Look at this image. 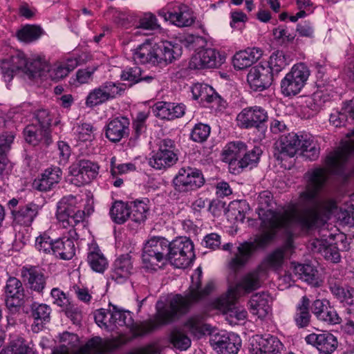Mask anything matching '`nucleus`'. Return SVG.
Here are the masks:
<instances>
[{
	"instance_id": "obj_1",
	"label": "nucleus",
	"mask_w": 354,
	"mask_h": 354,
	"mask_svg": "<svg viewBox=\"0 0 354 354\" xmlns=\"http://www.w3.org/2000/svg\"><path fill=\"white\" fill-rule=\"evenodd\" d=\"M345 111L354 120V98L346 104ZM352 153H354V129L347 133L346 140L342 141L336 150L326 157L324 168L316 167L305 174V188L299 193L297 201L290 202L283 212L272 210L274 202L270 191L261 192L258 196L257 212L263 232L254 241L239 244L230 262V268L236 270L244 266L257 250L264 248L272 240L278 230L289 233L295 226L308 230L323 225L335 214L338 210L336 202L330 198L318 199V196L328 174H341Z\"/></svg>"
},
{
	"instance_id": "obj_2",
	"label": "nucleus",
	"mask_w": 354,
	"mask_h": 354,
	"mask_svg": "<svg viewBox=\"0 0 354 354\" xmlns=\"http://www.w3.org/2000/svg\"><path fill=\"white\" fill-rule=\"evenodd\" d=\"M59 347L52 354H104L122 344L116 339H103L95 337L80 347L78 336L68 332L59 335ZM1 354H30V350L21 340H18L11 344L10 348L1 351Z\"/></svg>"
},
{
	"instance_id": "obj_3",
	"label": "nucleus",
	"mask_w": 354,
	"mask_h": 354,
	"mask_svg": "<svg viewBox=\"0 0 354 354\" xmlns=\"http://www.w3.org/2000/svg\"><path fill=\"white\" fill-rule=\"evenodd\" d=\"M202 270L197 268L192 277V284L185 296L175 295L169 301V305L165 306L162 301L157 302V317L161 323H169L178 315L185 313L191 305L209 295L213 290L214 285L208 283L203 289L201 288Z\"/></svg>"
},
{
	"instance_id": "obj_4",
	"label": "nucleus",
	"mask_w": 354,
	"mask_h": 354,
	"mask_svg": "<svg viewBox=\"0 0 354 354\" xmlns=\"http://www.w3.org/2000/svg\"><path fill=\"white\" fill-rule=\"evenodd\" d=\"M82 198L79 196L67 195L57 205V218L64 228L75 227L83 221L85 212L80 208Z\"/></svg>"
},
{
	"instance_id": "obj_5",
	"label": "nucleus",
	"mask_w": 354,
	"mask_h": 354,
	"mask_svg": "<svg viewBox=\"0 0 354 354\" xmlns=\"http://www.w3.org/2000/svg\"><path fill=\"white\" fill-rule=\"evenodd\" d=\"M169 242L162 237L149 239L143 247L142 262L147 269L156 270L168 259Z\"/></svg>"
},
{
	"instance_id": "obj_6",
	"label": "nucleus",
	"mask_w": 354,
	"mask_h": 354,
	"mask_svg": "<svg viewBox=\"0 0 354 354\" xmlns=\"http://www.w3.org/2000/svg\"><path fill=\"white\" fill-rule=\"evenodd\" d=\"M310 76V71L303 63L293 65L281 81V93L286 97L295 96L300 93Z\"/></svg>"
},
{
	"instance_id": "obj_7",
	"label": "nucleus",
	"mask_w": 354,
	"mask_h": 354,
	"mask_svg": "<svg viewBox=\"0 0 354 354\" xmlns=\"http://www.w3.org/2000/svg\"><path fill=\"white\" fill-rule=\"evenodd\" d=\"M194 258V245L190 239L180 237L169 243L168 260L176 268H187Z\"/></svg>"
},
{
	"instance_id": "obj_8",
	"label": "nucleus",
	"mask_w": 354,
	"mask_h": 354,
	"mask_svg": "<svg viewBox=\"0 0 354 354\" xmlns=\"http://www.w3.org/2000/svg\"><path fill=\"white\" fill-rule=\"evenodd\" d=\"M158 310V308L156 307ZM158 312L153 320L142 324L141 325H136L134 324L132 315L129 310H124L113 306V318L114 324H115V330L120 327L125 326L133 332L134 336L143 335L149 333L159 325L165 324L161 323L157 317Z\"/></svg>"
},
{
	"instance_id": "obj_9",
	"label": "nucleus",
	"mask_w": 354,
	"mask_h": 354,
	"mask_svg": "<svg viewBox=\"0 0 354 354\" xmlns=\"http://www.w3.org/2000/svg\"><path fill=\"white\" fill-rule=\"evenodd\" d=\"M239 296L230 294L221 295L216 299L212 304V307L223 312L225 315L226 321L232 326L238 325L245 322L248 317L246 310L242 306H235V301Z\"/></svg>"
},
{
	"instance_id": "obj_10",
	"label": "nucleus",
	"mask_w": 354,
	"mask_h": 354,
	"mask_svg": "<svg viewBox=\"0 0 354 354\" xmlns=\"http://www.w3.org/2000/svg\"><path fill=\"white\" fill-rule=\"evenodd\" d=\"M158 16L178 27H187L195 21L192 10L186 5L169 3L158 11Z\"/></svg>"
},
{
	"instance_id": "obj_11",
	"label": "nucleus",
	"mask_w": 354,
	"mask_h": 354,
	"mask_svg": "<svg viewBox=\"0 0 354 354\" xmlns=\"http://www.w3.org/2000/svg\"><path fill=\"white\" fill-rule=\"evenodd\" d=\"M177 150L174 142L169 138L162 140L159 148L149 159V165L156 169H165L176 163Z\"/></svg>"
},
{
	"instance_id": "obj_12",
	"label": "nucleus",
	"mask_w": 354,
	"mask_h": 354,
	"mask_svg": "<svg viewBox=\"0 0 354 354\" xmlns=\"http://www.w3.org/2000/svg\"><path fill=\"white\" fill-rule=\"evenodd\" d=\"M205 183L202 173L192 167L180 168L174 179V184L176 190L180 192H187L198 189Z\"/></svg>"
},
{
	"instance_id": "obj_13",
	"label": "nucleus",
	"mask_w": 354,
	"mask_h": 354,
	"mask_svg": "<svg viewBox=\"0 0 354 354\" xmlns=\"http://www.w3.org/2000/svg\"><path fill=\"white\" fill-rule=\"evenodd\" d=\"M122 88L120 84L113 82H106L100 86L91 90L85 101L87 107H94L102 104L115 98L120 94Z\"/></svg>"
},
{
	"instance_id": "obj_14",
	"label": "nucleus",
	"mask_w": 354,
	"mask_h": 354,
	"mask_svg": "<svg viewBox=\"0 0 354 354\" xmlns=\"http://www.w3.org/2000/svg\"><path fill=\"white\" fill-rule=\"evenodd\" d=\"M267 270L265 266H260L256 270L245 274L234 286L230 287L228 292L241 297L261 286V281L266 278Z\"/></svg>"
},
{
	"instance_id": "obj_15",
	"label": "nucleus",
	"mask_w": 354,
	"mask_h": 354,
	"mask_svg": "<svg viewBox=\"0 0 354 354\" xmlns=\"http://www.w3.org/2000/svg\"><path fill=\"white\" fill-rule=\"evenodd\" d=\"M97 164L90 160H80L70 167V173L73 176V181L77 185L89 183L99 174Z\"/></svg>"
},
{
	"instance_id": "obj_16",
	"label": "nucleus",
	"mask_w": 354,
	"mask_h": 354,
	"mask_svg": "<svg viewBox=\"0 0 354 354\" xmlns=\"http://www.w3.org/2000/svg\"><path fill=\"white\" fill-rule=\"evenodd\" d=\"M239 125L243 128H257L268 120V114L264 109L254 106L243 109L236 117Z\"/></svg>"
},
{
	"instance_id": "obj_17",
	"label": "nucleus",
	"mask_w": 354,
	"mask_h": 354,
	"mask_svg": "<svg viewBox=\"0 0 354 354\" xmlns=\"http://www.w3.org/2000/svg\"><path fill=\"white\" fill-rule=\"evenodd\" d=\"M27 58L24 53L15 52L10 56L3 59L0 64L3 77L6 82H10L19 71L25 73Z\"/></svg>"
},
{
	"instance_id": "obj_18",
	"label": "nucleus",
	"mask_w": 354,
	"mask_h": 354,
	"mask_svg": "<svg viewBox=\"0 0 354 354\" xmlns=\"http://www.w3.org/2000/svg\"><path fill=\"white\" fill-rule=\"evenodd\" d=\"M250 88L254 91H262L268 88L272 81L270 68L262 64L252 67L247 76Z\"/></svg>"
},
{
	"instance_id": "obj_19",
	"label": "nucleus",
	"mask_w": 354,
	"mask_h": 354,
	"mask_svg": "<svg viewBox=\"0 0 354 354\" xmlns=\"http://www.w3.org/2000/svg\"><path fill=\"white\" fill-rule=\"evenodd\" d=\"M327 237L334 239L335 236L332 234H323L322 239H315L312 241V249L320 253L326 259L337 263L341 259L339 250L335 245L328 241Z\"/></svg>"
},
{
	"instance_id": "obj_20",
	"label": "nucleus",
	"mask_w": 354,
	"mask_h": 354,
	"mask_svg": "<svg viewBox=\"0 0 354 354\" xmlns=\"http://www.w3.org/2000/svg\"><path fill=\"white\" fill-rule=\"evenodd\" d=\"M307 344L315 346L319 354H331L337 346V338L331 333H311L305 337Z\"/></svg>"
},
{
	"instance_id": "obj_21",
	"label": "nucleus",
	"mask_w": 354,
	"mask_h": 354,
	"mask_svg": "<svg viewBox=\"0 0 354 354\" xmlns=\"http://www.w3.org/2000/svg\"><path fill=\"white\" fill-rule=\"evenodd\" d=\"M225 57L214 48H206L198 51L192 58L196 68H214L221 66Z\"/></svg>"
},
{
	"instance_id": "obj_22",
	"label": "nucleus",
	"mask_w": 354,
	"mask_h": 354,
	"mask_svg": "<svg viewBox=\"0 0 354 354\" xmlns=\"http://www.w3.org/2000/svg\"><path fill=\"white\" fill-rule=\"evenodd\" d=\"M328 288L333 297L341 304L354 306V288L344 286L340 279L330 277L328 280Z\"/></svg>"
},
{
	"instance_id": "obj_23",
	"label": "nucleus",
	"mask_w": 354,
	"mask_h": 354,
	"mask_svg": "<svg viewBox=\"0 0 354 354\" xmlns=\"http://www.w3.org/2000/svg\"><path fill=\"white\" fill-rule=\"evenodd\" d=\"M246 151V145L241 141H234L228 143L223 152V160L229 165L231 173L239 174L238 158Z\"/></svg>"
},
{
	"instance_id": "obj_24",
	"label": "nucleus",
	"mask_w": 354,
	"mask_h": 354,
	"mask_svg": "<svg viewBox=\"0 0 354 354\" xmlns=\"http://www.w3.org/2000/svg\"><path fill=\"white\" fill-rule=\"evenodd\" d=\"M129 121L127 118L121 117L111 120L105 127L106 137L113 142L120 141L128 136Z\"/></svg>"
},
{
	"instance_id": "obj_25",
	"label": "nucleus",
	"mask_w": 354,
	"mask_h": 354,
	"mask_svg": "<svg viewBox=\"0 0 354 354\" xmlns=\"http://www.w3.org/2000/svg\"><path fill=\"white\" fill-rule=\"evenodd\" d=\"M62 172L57 167L46 169L38 179H35L32 183L34 189L47 192L53 189L61 180Z\"/></svg>"
},
{
	"instance_id": "obj_26",
	"label": "nucleus",
	"mask_w": 354,
	"mask_h": 354,
	"mask_svg": "<svg viewBox=\"0 0 354 354\" xmlns=\"http://www.w3.org/2000/svg\"><path fill=\"white\" fill-rule=\"evenodd\" d=\"M6 303L8 307L19 306L24 295V289L21 281L15 277H10L5 287Z\"/></svg>"
},
{
	"instance_id": "obj_27",
	"label": "nucleus",
	"mask_w": 354,
	"mask_h": 354,
	"mask_svg": "<svg viewBox=\"0 0 354 354\" xmlns=\"http://www.w3.org/2000/svg\"><path fill=\"white\" fill-rule=\"evenodd\" d=\"M272 297L266 292L253 295L250 300V310L260 319L265 318L271 310Z\"/></svg>"
},
{
	"instance_id": "obj_28",
	"label": "nucleus",
	"mask_w": 354,
	"mask_h": 354,
	"mask_svg": "<svg viewBox=\"0 0 354 354\" xmlns=\"http://www.w3.org/2000/svg\"><path fill=\"white\" fill-rule=\"evenodd\" d=\"M24 136L26 141L34 146L40 143L48 145L51 142L50 129L39 127L35 123L28 125L24 129Z\"/></svg>"
},
{
	"instance_id": "obj_29",
	"label": "nucleus",
	"mask_w": 354,
	"mask_h": 354,
	"mask_svg": "<svg viewBox=\"0 0 354 354\" xmlns=\"http://www.w3.org/2000/svg\"><path fill=\"white\" fill-rule=\"evenodd\" d=\"M241 346V339L234 333L220 335L215 343V349L218 354H237Z\"/></svg>"
},
{
	"instance_id": "obj_30",
	"label": "nucleus",
	"mask_w": 354,
	"mask_h": 354,
	"mask_svg": "<svg viewBox=\"0 0 354 354\" xmlns=\"http://www.w3.org/2000/svg\"><path fill=\"white\" fill-rule=\"evenodd\" d=\"M133 265L129 254H122L114 262L111 274V279L117 283L125 281L131 274Z\"/></svg>"
},
{
	"instance_id": "obj_31",
	"label": "nucleus",
	"mask_w": 354,
	"mask_h": 354,
	"mask_svg": "<svg viewBox=\"0 0 354 354\" xmlns=\"http://www.w3.org/2000/svg\"><path fill=\"white\" fill-rule=\"evenodd\" d=\"M21 277L26 282L30 288L37 291L41 292L46 285V279L41 270L35 266H24L21 269Z\"/></svg>"
},
{
	"instance_id": "obj_32",
	"label": "nucleus",
	"mask_w": 354,
	"mask_h": 354,
	"mask_svg": "<svg viewBox=\"0 0 354 354\" xmlns=\"http://www.w3.org/2000/svg\"><path fill=\"white\" fill-rule=\"evenodd\" d=\"M256 342L257 346L253 348L254 354H280L283 348L277 337L270 335L257 337Z\"/></svg>"
},
{
	"instance_id": "obj_33",
	"label": "nucleus",
	"mask_w": 354,
	"mask_h": 354,
	"mask_svg": "<svg viewBox=\"0 0 354 354\" xmlns=\"http://www.w3.org/2000/svg\"><path fill=\"white\" fill-rule=\"evenodd\" d=\"M262 55L258 48H248L236 53L232 59L233 66L238 70H243L252 66Z\"/></svg>"
},
{
	"instance_id": "obj_34",
	"label": "nucleus",
	"mask_w": 354,
	"mask_h": 354,
	"mask_svg": "<svg viewBox=\"0 0 354 354\" xmlns=\"http://www.w3.org/2000/svg\"><path fill=\"white\" fill-rule=\"evenodd\" d=\"M50 308L44 304L33 303L31 305V315L34 319L32 330L35 333L41 330L44 325L50 321Z\"/></svg>"
},
{
	"instance_id": "obj_35",
	"label": "nucleus",
	"mask_w": 354,
	"mask_h": 354,
	"mask_svg": "<svg viewBox=\"0 0 354 354\" xmlns=\"http://www.w3.org/2000/svg\"><path fill=\"white\" fill-rule=\"evenodd\" d=\"M78 64L77 58L68 57L55 63L52 68L50 67V71H48V73L53 80H59L66 77Z\"/></svg>"
},
{
	"instance_id": "obj_36",
	"label": "nucleus",
	"mask_w": 354,
	"mask_h": 354,
	"mask_svg": "<svg viewBox=\"0 0 354 354\" xmlns=\"http://www.w3.org/2000/svg\"><path fill=\"white\" fill-rule=\"evenodd\" d=\"M41 207L34 203H29L21 207L15 212L12 218L14 221L19 225L29 226L37 216Z\"/></svg>"
},
{
	"instance_id": "obj_37",
	"label": "nucleus",
	"mask_w": 354,
	"mask_h": 354,
	"mask_svg": "<svg viewBox=\"0 0 354 354\" xmlns=\"http://www.w3.org/2000/svg\"><path fill=\"white\" fill-rule=\"evenodd\" d=\"M50 71V66L44 57L33 56L27 59L25 74L31 78L46 76Z\"/></svg>"
},
{
	"instance_id": "obj_38",
	"label": "nucleus",
	"mask_w": 354,
	"mask_h": 354,
	"mask_svg": "<svg viewBox=\"0 0 354 354\" xmlns=\"http://www.w3.org/2000/svg\"><path fill=\"white\" fill-rule=\"evenodd\" d=\"M277 147L281 155L293 157L299 149V135L292 132L282 136Z\"/></svg>"
},
{
	"instance_id": "obj_39",
	"label": "nucleus",
	"mask_w": 354,
	"mask_h": 354,
	"mask_svg": "<svg viewBox=\"0 0 354 354\" xmlns=\"http://www.w3.org/2000/svg\"><path fill=\"white\" fill-rule=\"evenodd\" d=\"M302 155L310 160L317 159L319 153V148L312 135L308 133L299 134V149Z\"/></svg>"
},
{
	"instance_id": "obj_40",
	"label": "nucleus",
	"mask_w": 354,
	"mask_h": 354,
	"mask_svg": "<svg viewBox=\"0 0 354 354\" xmlns=\"http://www.w3.org/2000/svg\"><path fill=\"white\" fill-rule=\"evenodd\" d=\"M53 253L61 259H71L75 254L74 241L66 237L54 241V250Z\"/></svg>"
},
{
	"instance_id": "obj_41",
	"label": "nucleus",
	"mask_w": 354,
	"mask_h": 354,
	"mask_svg": "<svg viewBox=\"0 0 354 354\" xmlns=\"http://www.w3.org/2000/svg\"><path fill=\"white\" fill-rule=\"evenodd\" d=\"M153 41L147 40L131 50L132 59L136 64H152Z\"/></svg>"
},
{
	"instance_id": "obj_42",
	"label": "nucleus",
	"mask_w": 354,
	"mask_h": 354,
	"mask_svg": "<svg viewBox=\"0 0 354 354\" xmlns=\"http://www.w3.org/2000/svg\"><path fill=\"white\" fill-rule=\"evenodd\" d=\"M293 272L298 279L313 286L318 285L317 270L310 264L292 263Z\"/></svg>"
},
{
	"instance_id": "obj_43",
	"label": "nucleus",
	"mask_w": 354,
	"mask_h": 354,
	"mask_svg": "<svg viewBox=\"0 0 354 354\" xmlns=\"http://www.w3.org/2000/svg\"><path fill=\"white\" fill-rule=\"evenodd\" d=\"M88 262L93 270L103 272L107 268L108 262L96 244H91L88 253Z\"/></svg>"
},
{
	"instance_id": "obj_44",
	"label": "nucleus",
	"mask_w": 354,
	"mask_h": 354,
	"mask_svg": "<svg viewBox=\"0 0 354 354\" xmlns=\"http://www.w3.org/2000/svg\"><path fill=\"white\" fill-rule=\"evenodd\" d=\"M309 306L310 300L306 296L302 297L297 305L294 319L299 328L306 327L310 323L311 315L309 313Z\"/></svg>"
},
{
	"instance_id": "obj_45",
	"label": "nucleus",
	"mask_w": 354,
	"mask_h": 354,
	"mask_svg": "<svg viewBox=\"0 0 354 354\" xmlns=\"http://www.w3.org/2000/svg\"><path fill=\"white\" fill-rule=\"evenodd\" d=\"M50 295L54 304L61 307L68 317H72L78 311L77 308L73 305L67 295L59 288H53Z\"/></svg>"
},
{
	"instance_id": "obj_46",
	"label": "nucleus",
	"mask_w": 354,
	"mask_h": 354,
	"mask_svg": "<svg viewBox=\"0 0 354 354\" xmlns=\"http://www.w3.org/2000/svg\"><path fill=\"white\" fill-rule=\"evenodd\" d=\"M192 93L195 100L201 102H212L217 100L218 95L214 88L206 84L196 83L192 86Z\"/></svg>"
},
{
	"instance_id": "obj_47",
	"label": "nucleus",
	"mask_w": 354,
	"mask_h": 354,
	"mask_svg": "<svg viewBox=\"0 0 354 354\" xmlns=\"http://www.w3.org/2000/svg\"><path fill=\"white\" fill-rule=\"evenodd\" d=\"M291 62L290 57L282 50H276L272 53L268 61V68H270V73L278 74L283 70Z\"/></svg>"
},
{
	"instance_id": "obj_48",
	"label": "nucleus",
	"mask_w": 354,
	"mask_h": 354,
	"mask_svg": "<svg viewBox=\"0 0 354 354\" xmlns=\"http://www.w3.org/2000/svg\"><path fill=\"white\" fill-rule=\"evenodd\" d=\"M95 323L104 330L113 331L115 330V324L113 318V307L108 310L100 308L95 311Z\"/></svg>"
},
{
	"instance_id": "obj_49",
	"label": "nucleus",
	"mask_w": 354,
	"mask_h": 354,
	"mask_svg": "<svg viewBox=\"0 0 354 354\" xmlns=\"http://www.w3.org/2000/svg\"><path fill=\"white\" fill-rule=\"evenodd\" d=\"M248 209V205L245 201H232L229 205L227 217L232 221L243 222Z\"/></svg>"
},
{
	"instance_id": "obj_50",
	"label": "nucleus",
	"mask_w": 354,
	"mask_h": 354,
	"mask_svg": "<svg viewBox=\"0 0 354 354\" xmlns=\"http://www.w3.org/2000/svg\"><path fill=\"white\" fill-rule=\"evenodd\" d=\"M185 328L197 338L209 332V326L204 324V317L202 315L189 317L185 324Z\"/></svg>"
},
{
	"instance_id": "obj_51",
	"label": "nucleus",
	"mask_w": 354,
	"mask_h": 354,
	"mask_svg": "<svg viewBox=\"0 0 354 354\" xmlns=\"http://www.w3.org/2000/svg\"><path fill=\"white\" fill-rule=\"evenodd\" d=\"M44 33L43 29L36 25H26L17 30L16 35L22 42L31 43L38 39Z\"/></svg>"
},
{
	"instance_id": "obj_52",
	"label": "nucleus",
	"mask_w": 354,
	"mask_h": 354,
	"mask_svg": "<svg viewBox=\"0 0 354 354\" xmlns=\"http://www.w3.org/2000/svg\"><path fill=\"white\" fill-rule=\"evenodd\" d=\"M292 248L293 243L289 238L283 248L276 250L268 257V266L274 268L279 267L282 264L284 257L292 252Z\"/></svg>"
},
{
	"instance_id": "obj_53",
	"label": "nucleus",
	"mask_w": 354,
	"mask_h": 354,
	"mask_svg": "<svg viewBox=\"0 0 354 354\" xmlns=\"http://www.w3.org/2000/svg\"><path fill=\"white\" fill-rule=\"evenodd\" d=\"M110 215L115 223H124L128 218H130L129 206L122 201H116L110 209Z\"/></svg>"
},
{
	"instance_id": "obj_54",
	"label": "nucleus",
	"mask_w": 354,
	"mask_h": 354,
	"mask_svg": "<svg viewBox=\"0 0 354 354\" xmlns=\"http://www.w3.org/2000/svg\"><path fill=\"white\" fill-rule=\"evenodd\" d=\"M261 154V150L259 147H254L251 151H245L243 155V158L238 161L237 168L239 169V173L243 169L248 167L252 169L257 166Z\"/></svg>"
},
{
	"instance_id": "obj_55",
	"label": "nucleus",
	"mask_w": 354,
	"mask_h": 354,
	"mask_svg": "<svg viewBox=\"0 0 354 354\" xmlns=\"http://www.w3.org/2000/svg\"><path fill=\"white\" fill-rule=\"evenodd\" d=\"M130 218L136 222L140 223L145 221L149 207L145 201H136L129 206Z\"/></svg>"
},
{
	"instance_id": "obj_56",
	"label": "nucleus",
	"mask_w": 354,
	"mask_h": 354,
	"mask_svg": "<svg viewBox=\"0 0 354 354\" xmlns=\"http://www.w3.org/2000/svg\"><path fill=\"white\" fill-rule=\"evenodd\" d=\"M73 131L75 138L77 141H91L95 138V129L91 123L77 124L74 126Z\"/></svg>"
},
{
	"instance_id": "obj_57",
	"label": "nucleus",
	"mask_w": 354,
	"mask_h": 354,
	"mask_svg": "<svg viewBox=\"0 0 354 354\" xmlns=\"http://www.w3.org/2000/svg\"><path fill=\"white\" fill-rule=\"evenodd\" d=\"M325 102L326 97L322 91H318L305 98L304 106L308 108L314 112H317L322 107Z\"/></svg>"
},
{
	"instance_id": "obj_58",
	"label": "nucleus",
	"mask_w": 354,
	"mask_h": 354,
	"mask_svg": "<svg viewBox=\"0 0 354 354\" xmlns=\"http://www.w3.org/2000/svg\"><path fill=\"white\" fill-rule=\"evenodd\" d=\"M141 75L142 71L140 68L134 66L123 71L121 74V79L133 83H137L141 80L149 82L152 79L151 77H142Z\"/></svg>"
},
{
	"instance_id": "obj_59",
	"label": "nucleus",
	"mask_w": 354,
	"mask_h": 354,
	"mask_svg": "<svg viewBox=\"0 0 354 354\" xmlns=\"http://www.w3.org/2000/svg\"><path fill=\"white\" fill-rule=\"evenodd\" d=\"M210 133V127L207 124H196L192 130L191 139L197 142H203L207 140Z\"/></svg>"
},
{
	"instance_id": "obj_60",
	"label": "nucleus",
	"mask_w": 354,
	"mask_h": 354,
	"mask_svg": "<svg viewBox=\"0 0 354 354\" xmlns=\"http://www.w3.org/2000/svg\"><path fill=\"white\" fill-rule=\"evenodd\" d=\"M35 248L40 252L46 254L53 252L54 241L46 233H44L36 238Z\"/></svg>"
},
{
	"instance_id": "obj_61",
	"label": "nucleus",
	"mask_w": 354,
	"mask_h": 354,
	"mask_svg": "<svg viewBox=\"0 0 354 354\" xmlns=\"http://www.w3.org/2000/svg\"><path fill=\"white\" fill-rule=\"evenodd\" d=\"M162 50L164 51V63L172 62L178 57L180 54V48L178 45H173L167 41H162Z\"/></svg>"
},
{
	"instance_id": "obj_62",
	"label": "nucleus",
	"mask_w": 354,
	"mask_h": 354,
	"mask_svg": "<svg viewBox=\"0 0 354 354\" xmlns=\"http://www.w3.org/2000/svg\"><path fill=\"white\" fill-rule=\"evenodd\" d=\"M171 342L176 348L182 351L187 350L191 345L190 339L180 330L172 332Z\"/></svg>"
},
{
	"instance_id": "obj_63",
	"label": "nucleus",
	"mask_w": 354,
	"mask_h": 354,
	"mask_svg": "<svg viewBox=\"0 0 354 354\" xmlns=\"http://www.w3.org/2000/svg\"><path fill=\"white\" fill-rule=\"evenodd\" d=\"M274 39L279 44H286L292 42L295 39V35L288 32L286 27L279 26L272 30Z\"/></svg>"
},
{
	"instance_id": "obj_64",
	"label": "nucleus",
	"mask_w": 354,
	"mask_h": 354,
	"mask_svg": "<svg viewBox=\"0 0 354 354\" xmlns=\"http://www.w3.org/2000/svg\"><path fill=\"white\" fill-rule=\"evenodd\" d=\"M342 330L348 335H354V306L346 310Z\"/></svg>"
}]
</instances>
